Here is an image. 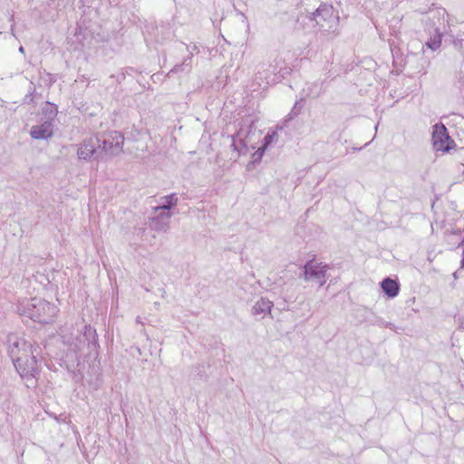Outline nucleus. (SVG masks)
Instances as JSON below:
<instances>
[{"label": "nucleus", "mask_w": 464, "mask_h": 464, "mask_svg": "<svg viewBox=\"0 0 464 464\" xmlns=\"http://www.w3.org/2000/svg\"><path fill=\"white\" fill-rule=\"evenodd\" d=\"M63 343L69 347V350L75 353L76 367L80 366V356L82 355L88 362H95L99 357L100 344L96 329L91 324H84L76 333H72L69 336L63 335ZM100 362L92 365L94 374L100 375Z\"/></svg>", "instance_id": "1"}, {"label": "nucleus", "mask_w": 464, "mask_h": 464, "mask_svg": "<svg viewBox=\"0 0 464 464\" xmlns=\"http://www.w3.org/2000/svg\"><path fill=\"white\" fill-rule=\"evenodd\" d=\"M58 312L55 304L40 297L24 299L16 304V313L19 315L42 324L53 323Z\"/></svg>", "instance_id": "2"}, {"label": "nucleus", "mask_w": 464, "mask_h": 464, "mask_svg": "<svg viewBox=\"0 0 464 464\" xmlns=\"http://www.w3.org/2000/svg\"><path fill=\"white\" fill-rule=\"evenodd\" d=\"M99 140V154L101 161L105 160L108 156H116L122 151L124 136L121 132L111 130L95 135Z\"/></svg>", "instance_id": "3"}, {"label": "nucleus", "mask_w": 464, "mask_h": 464, "mask_svg": "<svg viewBox=\"0 0 464 464\" xmlns=\"http://www.w3.org/2000/svg\"><path fill=\"white\" fill-rule=\"evenodd\" d=\"M319 29L324 32H335L339 24V15L332 5L321 4L311 14Z\"/></svg>", "instance_id": "4"}, {"label": "nucleus", "mask_w": 464, "mask_h": 464, "mask_svg": "<svg viewBox=\"0 0 464 464\" xmlns=\"http://www.w3.org/2000/svg\"><path fill=\"white\" fill-rule=\"evenodd\" d=\"M302 272L298 275V278L305 282H315L321 288L326 283V274L330 269L327 264L316 262L315 258L307 260L301 267Z\"/></svg>", "instance_id": "5"}, {"label": "nucleus", "mask_w": 464, "mask_h": 464, "mask_svg": "<svg viewBox=\"0 0 464 464\" xmlns=\"http://www.w3.org/2000/svg\"><path fill=\"white\" fill-rule=\"evenodd\" d=\"M6 344L8 347V355L13 362H15L16 359H20L29 353L33 354L34 353H36L38 348L34 347L32 343L15 334H9L7 335Z\"/></svg>", "instance_id": "6"}, {"label": "nucleus", "mask_w": 464, "mask_h": 464, "mask_svg": "<svg viewBox=\"0 0 464 464\" xmlns=\"http://www.w3.org/2000/svg\"><path fill=\"white\" fill-rule=\"evenodd\" d=\"M37 354V352L33 354L29 353L13 362L21 378L27 382L37 380L40 376L41 370L38 365Z\"/></svg>", "instance_id": "7"}, {"label": "nucleus", "mask_w": 464, "mask_h": 464, "mask_svg": "<svg viewBox=\"0 0 464 464\" xmlns=\"http://www.w3.org/2000/svg\"><path fill=\"white\" fill-rule=\"evenodd\" d=\"M431 141L436 151L450 152L456 147L454 140L450 137L447 127L442 122L432 126Z\"/></svg>", "instance_id": "8"}, {"label": "nucleus", "mask_w": 464, "mask_h": 464, "mask_svg": "<svg viewBox=\"0 0 464 464\" xmlns=\"http://www.w3.org/2000/svg\"><path fill=\"white\" fill-rule=\"evenodd\" d=\"M99 142L95 136L83 140L77 150L78 159L84 161H91L92 160L100 161Z\"/></svg>", "instance_id": "9"}, {"label": "nucleus", "mask_w": 464, "mask_h": 464, "mask_svg": "<svg viewBox=\"0 0 464 464\" xmlns=\"http://www.w3.org/2000/svg\"><path fill=\"white\" fill-rule=\"evenodd\" d=\"M54 124L50 121H43L41 119L40 123L34 125L30 130V136L34 140H48L53 136Z\"/></svg>", "instance_id": "10"}, {"label": "nucleus", "mask_w": 464, "mask_h": 464, "mask_svg": "<svg viewBox=\"0 0 464 464\" xmlns=\"http://www.w3.org/2000/svg\"><path fill=\"white\" fill-rule=\"evenodd\" d=\"M159 211L160 212L155 216L149 218V227L156 231H166L169 227L171 213L168 211Z\"/></svg>", "instance_id": "11"}, {"label": "nucleus", "mask_w": 464, "mask_h": 464, "mask_svg": "<svg viewBox=\"0 0 464 464\" xmlns=\"http://www.w3.org/2000/svg\"><path fill=\"white\" fill-rule=\"evenodd\" d=\"M381 288L384 295L389 298L396 297L400 293V283L397 279H392L391 277H385L380 283Z\"/></svg>", "instance_id": "12"}, {"label": "nucleus", "mask_w": 464, "mask_h": 464, "mask_svg": "<svg viewBox=\"0 0 464 464\" xmlns=\"http://www.w3.org/2000/svg\"><path fill=\"white\" fill-rule=\"evenodd\" d=\"M57 114V104L46 101L41 105V115L43 116V121H50L51 123L54 124Z\"/></svg>", "instance_id": "13"}, {"label": "nucleus", "mask_w": 464, "mask_h": 464, "mask_svg": "<svg viewBox=\"0 0 464 464\" xmlns=\"http://www.w3.org/2000/svg\"><path fill=\"white\" fill-rule=\"evenodd\" d=\"M274 304L268 298L261 297L259 300L256 302V304L252 307V314L254 315H262L264 317L266 314H270L272 307Z\"/></svg>", "instance_id": "14"}, {"label": "nucleus", "mask_w": 464, "mask_h": 464, "mask_svg": "<svg viewBox=\"0 0 464 464\" xmlns=\"http://www.w3.org/2000/svg\"><path fill=\"white\" fill-rule=\"evenodd\" d=\"M192 56H193V52L191 51L189 53V54L184 58L183 62L179 64H176L168 73H167V76L168 77H170L171 74L173 73H179V72H182V73H185V74H188L191 72L192 70Z\"/></svg>", "instance_id": "15"}, {"label": "nucleus", "mask_w": 464, "mask_h": 464, "mask_svg": "<svg viewBox=\"0 0 464 464\" xmlns=\"http://www.w3.org/2000/svg\"><path fill=\"white\" fill-rule=\"evenodd\" d=\"M161 199L163 200L162 203L154 208L155 213L159 210L170 212V210L178 205L179 201L176 193L164 196Z\"/></svg>", "instance_id": "16"}, {"label": "nucleus", "mask_w": 464, "mask_h": 464, "mask_svg": "<svg viewBox=\"0 0 464 464\" xmlns=\"http://www.w3.org/2000/svg\"><path fill=\"white\" fill-rule=\"evenodd\" d=\"M239 136V132L231 135V148L233 149V150L237 151L238 155H245L248 151V147L246 140H243Z\"/></svg>", "instance_id": "17"}, {"label": "nucleus", "mask_w": 464, "mask_h": 464, "mask_svg": "<svg viewBox=\"0 0 464 464\" xmlns=\"http://www.w3.org/2000/svg\"><path fill=\"white\" fill-rule=\"evenodd\" d=\"M433 32H434L433 34H431V32L430 33V38L426 41L425 45L429 49H430L432 51H436L441 45V40H442L443 34L440 32V30L439 28H434Z\"/></svg>", "instance_id": "18"}, {"label": "nucleus", "mask_w": 464, "mask_h": 464, "mask_svg": "<svg viewBox=\"0 0 464 464\" xmlns=\"http://www.w3.org/2000/svg\"><path fill=\"white\" fill-rule=\"evenodd\" d=\"M304 106V100L301 99L300 101L295 102V105L293 106L291 111L286 115L285 119V125H287V122L292 121L294 118H295L301 111L303 110Z\"/></svg>", "instance_id": "19"}, {"label": "nucleus", "mask_w": 464, "mask_h": 464, "mask_svg": "<svg viewBox=\"0 0 464 464\" xmlns=\"http://www.w3.org/2000/svg\"><path fill=\"white\" fill-rule=\"evenodd\" d=\"M266 150V147H259L253 154H252V160L247 164V169H250L251 166L255 167V165L258 164L265 154V151Z\"/></svg>", "instance_id": "20"}, {"label": "nucleus", "mask_w": 464, "mask_h": 464, "mask_svg": "<svg viewBox=\"0 0 464 464\" xmlns=\"http://www.w3.org/2000/svg\"><path fill=\"white\" fill-rule=\"evenodd\" d=\"M273 72H266V70L263 72L258 71L256 73L255 81L257 82V83L260 85V82H265L266 84H270L271 82H275V79L271 77V73Z\"/></svg>", "instance_id": "21"}, {"label": "nucleus", "mask_w": 464, "mask_h": 464, "mask_svg": "<svg viewBox=\"0 0 464 464\" xmlns=\"http://www.w3.org/2000/svg\"><path fill=\"white\" fill-rule=\"evenodd\" d=\"M36 94L35 85L33 82H30L28 93L24 96V104H34V95Z\"/></svg>", "instance_id": "22"}, {"label": "nucleus", "mask_w": 464, "mask_h": 464, "mask_svg": "<svg viewBox=\"0 0 464 464\" xmlns=\"http://www.w3.org/2000/svg\"><path fill=\"white\" fill-rule=\"evenodd\" d=\"M277 136L278 135L276 130H269L263 138L261 147H266V149L267 150V148L274 142Z\"/></svg>", "instance_id": "23"}, {"label": "nucleus", "mask_w": 464, "mask_h": 464, "mask_svg": "<svg viewBox=\"0 0 464 464\" xmlns=\"http://www.w3.org/2000/svg\"><path fill=\"white\" fill-rule=\"evenodd\" d=\"M192 375L194 378H198L200 380H206L207 375L205 373V366L202 363H198L193 367Z\"/></svg>", "instance_id": "24"}, {"label": "nucleus", "mask_w": 464, "mask_h": 464, "mask_svg": "<svg viewBox=\"0 0 464 464\" xmlns=\"http://www.w3.org/2000/svg\"><path fill=\"white\" fill-rule=\"evenodd\" d=\"M46 76L48 77V82L46 84L48 87H51L56 82V76L50 72H46Z\"/></svg>", "instance_id": "25"}, {"label": "nucleus", "mask_w": 464, "mask_h": 464, "mask_svg": "<svg viewBox=\"0 0 464 464\" xmlns=\"http://www.w3.org/2000/svg\"><path fill=\"white\" fill-rule=\"evenodd\" d=\"M463 68H464V63L461 64V68H460V71H459V80L462 82H464V72H463Z\"/></svg>", "instance_id": "26"}, {"label": "nucleus", "mask_w": 464, "mask_h": 464, "mask_svg": "<svg viewBox=\"0 0 464 464\" xmlns=\"http://www.w3.org/2000/svg\"><path fill=\"white\" fill-rule=\"evenodd\" d=\"M384 327L385 328H389L391 330H394L396 327L394 325V324L391 323V322H385L384 324Z\"/></svg>", "instance_id": "27"}, {"label": "nucleus", "mask_w": 464, "mask_h": 464, "mask_svg": "<svg viewBox=\"0 0 464 464\" xmlns=\"http://www.w3.org/2000/svg\"><path fill=\"white\" fill-rule=\"evenodd\" d=\"M125 72H121L120 75L117 76V82H121V81H123L125 79Z\"/></svg>", "instance_id": "28"}, {"label": "nucleus", "mask_w": 464, "mask_h": 464, "mask_svg": "<svg viewBox=\"0 0 464 464\" xmlns=\"http://www.w3.org/2000/svg\"><path fill=\"white\" fill-rule=\"evenodd\" d=\"M385 322H386V321H384L383 319H381V318H380V319H378V320L376 321V324H377L378 326L384 327V324H385Z\"/></svg>", "instance_id": "29"}, {"label": "nucleus", "mask_w": 464, "mask_h": 464, "mask_svg": "<svg viewBox=\"0 0 464 464\" xmlns=\"http://www.w3.org/2000/svg\"><path fill=\"white\" fill-rule=\"evenodd\" d=\"M132 72H134V68H132V67H127V68L125 69V74H126V73H127V74H130Z\"/></svg>", "instance_id": "30"}, {"label": "nucleus", "mask_w": 464, "mask_h": 464, "mask_svg": "<svg viewBox=\"0 0 464 464\" xmlns=\"http://www.w3.org/2000/svg\"><path fill=\"white\" fill-rule=\"evenodd\" d=\"M460 267H464V255L461 256Z\"/></svg>", "instance_id": "31"}, {"label": "nucleus", "mask_w": 464, "mask_h": 464, "mask_svg": "<svg viewBox=\"0 0 464 464\" xmlns=\"http://www.w3.org/2000/svg\"><path fill=\"white\" fill-rule=\"evenodd\" d=\"M192 51H195L196 53H198V49L196 45L193 46Z\"/></svg>", "instance_id": "32"}, {"label": "nucleus", "mask_w": 464, "mask_h": 464, "mask_svg": "<svg viewBox=\"0 0 464 464\" xmlns=\"http://www.w3.org/2000/svg\"><path fill=\"white\" fill-rule=\"evenodd\" d=\"M19 52L24 53V48L23 46H20L19 47Z\"/></svg>", "instance_id": "33"}, {"label": "nucleus", "mask_w": 464, "mask_h": 464, "mask_svg": "<svg viewBox=\"0 0 464 464\" xmlns=\"http://www.w3.org/2000/svg\"><path fill=\"white\" fill-rule=\"evenodd\" d=\"M362 150V148H355V147L353 148V150Z\"/></svg>", "instance_id": "34"}, {"label": "nucleus", "mask_w": 464, "mask_h": 464, "mask_svg": "<svg viewBox=\"0 0 464 464\" xmlns=\"http://www.w3.org/2000/svg\"><path fill=\"white\" fill-rule=\"evenodd\" d=\"M41 96H42V94H41V93H37V92H36V94L34 95V98H35V97H41Z\"/></svg>", "instance_id": "35"}, {"label": "nucleus", "mask_w": 464, "mask_h": 464, "mask_svg": "<svg viewBox=\"0 0 464 464\" xmlns=\"http://www.w3.org/2000/svg\"><path fill=\"white\" fill-rule=\"evenodd\" d=\"M320 95V92H316L314 97H318Z\"/></svg>", "instance_id": "36"}, {"label": "nucleus", "mask_w": 464, "mask_h": 464, "mask_svg": "<svg viewBox=\"0 0 464 464\" xmlns=\"http://www.w3.org/2000/svg\"><path fill=\"white\" fill-rule=\"evenodd\" d=\"M462 248H463V249H462V255H464V247H462Z\"/></svg>", "instance_id": "37"}]
</instances>
